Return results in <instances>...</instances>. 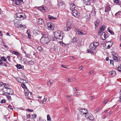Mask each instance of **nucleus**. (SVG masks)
<instances>
[{"label": "nucleus", "mask_w": 121, "mask_h": 121, "mask_svg": "<svg viewBox=\"0 0 121 121\" xmlns=\"http://www.w3.org/2000/svg\"><path fill=\"white\" fill-rule=\"evenodd\" d=\"M14 17L16 20L19 21L25 19L27 16L24 13H17L15 15Z\"/></svg>", "instance_id": "nucleus-1"}, {"label": "nucleus", "mask_w": 121, "mask_h": 121, "mask_svg": "<svg viewBox=\"0 0 121 121\" xmlns=\"http://www.w3.org/2000/svg\"><path fill=\"white\" fill-rule=\"evenodd\" d=\"M63 36L61 35V31L60 30H58L54 32V38L53 40H55L57 39L60 40L62 39Z\"/></svg>", "instance_id": "nucleus-2"}, {"label": "nucleus", "mask_w": 121, "mask_h": 121, "mask_svg": "<svg viewBox=\"0 0 121 121\" xmlns=\"http://www.w3.org/2000/svg\"><path fill=\"white\" fill-rule=\"evenodd\" d=\"M42 35L43 36L41 39V40H43V43L44 44H47L50 41L49 39V38L47 37H43V36L45 35L44 33L43 32H42L41 33Z\"/></svg>", "instance_id": "nucleus-3"}, {"label": "nucleus", "mask_w": 121, "mask_h": 121, "mask_svg": "<svg viewBox=\"0 0 121 121\" xmlns=\"http://www.w3.org/2000/svg\"><path fill=\"white\" fill-rule=\"evenodd\" d=\"M85 113V117L86 118L89 119L91 120H92L94 119V117L91 114L89 113L88 112L87 114L86 112Z\"/></svg>", "instance_id": "nucleus-4"}, {"label": "nucleus", "mask_w": 121, "mask_h": 121, "mask_svg": "<svg viewBox=\"0 0 121 121\" xmlns=\"http://www.w3.org/2000/svg\"><path fill=\"white\" fill-rule=\"evenodd\" d=\"M49 30H53L54 29V24L51 22H48L46 24Z\"/></svg>", "instance_id": "nucleus-5"}, {"label": "nucleus", "mask_w": 121, "mask_h": 121, "mask_svg": "<svg viewBox=\"0 0 121 121\" xmlns=\"http://www.w3.org/2000/svg\"><path fill=\"white\" fill-rule=\"evenodd\" d=\"M105 26L104 25H102L101 27L99 30L98 32V35H99L102 32H103L104 30H105Z\"/></svg>", "instance_id": "nucleus-6"}, {"label": "nucleus", "mask_w": 121, "mask_h": 121, "mask_svg": "<svg viewBox=\"0 0 121 121\" xmlns=\"http://www.w3.org/2000/svg\"><path fill=\"white\" fill-rule=\"evenodd\" d=\"M72 15L74 16L77 17L80 16V13L79 12L76 10H74L72 12Z\"/></svg>", "instance_id": "nucleus-7"}, {"label": "nucleus", "mask_w": 121, "mask_h": 121, "mask_svg": "<svg viewBox=\"0 0 121 121\" xmlns=\"http://www.w3.org/2000/svg\"><path fill=\"white\" fill-rule=\"evenodd\" d=\"M7 92H5L4 91L3 92L5 93H7L9 95H12L13 94V90L11 88H9L7 89Z\"/></svg>", "instance_id": "nucleus-8"}, {"label": "nucleus", "mask_w": 121, "mask_h": 121, "mask_svg": "<svg viewBox=\"0 0 121 121\" xmlns=\"http://www.w3.org/2000/svg\"><path fill=\"white\" fill-rule=\"evenodd\" d=\"M111 10V8L109 4H107L105 8V12H108L109 11Z\"/></svg>", "instance_id": "nucleus-9"}, {"label": "nucleus", "mask_w": 121, "mask_h": 121, "mask_svg": "<svg viewBox=\"0 0 121 121\" xmlns=\"http://www.w3.org/2000/svg\"><path fill=\"white\" fill-rule=\"evenodd\" d=\"M76 31L77 33L79 35H82L85 34L81 30L78 29H76Z\"/></svg>", "instance_id": "nucleus-10"}, {"label": "nucleus", "mask_w": 121, "mask_h": 121, "mask_svg": "<svg viewBox=\"0 0 121 121\" xmlns=\"http://www.w3.org/2000/svg\"><path fill=\"white\" fill-rule=\"evenodd\" d=\"M39 10L42 11L43 13H45L46 12V8L43 6L39 7Z\"/></svg>", "instance_id": "nucleus-11"}, {"label": "nucleus", "mask_w": 121, "mask_h": 121, "mask_svg": "<svg viewBox=\"0 0 121 121\" xmlns=\"http://www.w3.org/2000/svg\"><path fill=\"white\" fill-rule=\"evenodd\" d=\"M23 0H15L13 1L14 4L16 5H18L20 4V2H22Z\"/></svg>", "instance_id": "nucleus-12"}, {"label": "nucleus", "mask_w": 121, "mask_h": 121, "mask_svg": "<svg viewBox=\"0 0 121 121\" xmlns=\"http://www.w3.org/2000/svg\"><path fill=\"white\" fill-rule=\"evenodd\" d=\"M95 45L93 43H91L89 46L91 50L95 49L96 48V47L95 46Z\"/></svg>", "instance_id": "nucleus-13"}, {"label": "nucleus", "mask_w": 121, "mask_h": 121, "mask_svg": "<svg viewBox=\"0 0 121 121\" xmlns=\"http://www.w3.org/2000/svg\"><path fill=\"white\" fill-rule=\"evenodd\" d=\"M14 25L15 26L17 27H18L20 26V27H23V26L21 24H19V22L17 21V22H14Z\"/></svg>", "instance_id": "nucleus-14"}, {"label": "nucleus", "mask_w": 121, "mask_h": 121, "mask_svg": "<svg viewBox=\"0 0 121 121\" xmlns=\"http://www.w3.org/2000/svg\"><path fill=\"white\" fill-rule=\"evenodd\" d=\"M75 6L74 4H71L70 6V9L72 11H73L74 10H76L75 9Z\"/></svg>", "instance_id": "nucleus-15"}, {"label": "nucleus", "mask_w": 121, "mask_h": 121, "mask_svg": "<svg viewBox=\"0 0 121 121\" xmlns=\"http://www.w3.org/2000/svg\"><path fill=\"white\" fill-rule=\"evenodd\" d=\"M80 111L83 114H85V112H86V114L88 112V111L86 109V108L81 109Z\"/></svg>", "instance_id": "nucleus-16"}, {"label": "nucleus", "mask_w": 121, "mask_h": 121, "mask_svg": "<svg viewBox=\"0 0 121 121\" xmlns=\"http://www.w3.org/2000/svg\"><path fill=\"white\" fill-rule=\"evenodd\" d=\"M85 18L87 21H89L91 19L90 14L88 13L85 17Z\"/></svg>", "instance_id": "nucleus-17"}, {"label": "nucleus", "mask_w": 121, "mask_h": 121, "mask_svg": "<svg viewBox=\"0 0 121 121\" xmlns=\"http://www.w3.org/2000/svg\"><path fill=\"white\" fill-rule=\"evenodd\" d=\"M108 37V36L106 35L105 32H103L102 34L101 35V37L102 38H106Z\"/></svg>", "instance_id": "nucleus-18"}, {"label": "nucleus", "mask_w": 121, "mask_h": 121, "mask_svg": "<svg viewBox=\"0 0 121 121\" xmlns=\"http://www.w3.org/2000/svg\"><path fill=\"white\" fill-rule=\"evenodd\" d=\"M38 23L39 24H42L44 23V21L42 19L40 18L39 19Z\"/></svg>", "instance_id": "nucleus-19"}, {"label": "nucleus", "mask_w": 121, "mask_h": 121, "mask_svg": "<svg viewBox=\"0 0 121 121\" xmlns=\"http://www.w3.org/2000/svg\"><path fill=\"white\" fill-rule=\"evenodd\" d=\"M91 1L93 2L94 1V0H89L87 1L85 3L86 5H90L91 4Z\"/></svg>", "instance_id": "nucleus-20"}, {"label": "nucleus", "mask_w": 121, "mask_h": 121, "mask_svg": "<svg viewBox=\"0 0 121 121\" xmlns=\"http://www.w3.org/2000/svg\"><path fill=\"white\" fill-rule=\"evenodd\" d=\"M99 20H97L96 21H95L94 22V24L95 27V28L97 27L98 26L99 23Z\"/></svg>", "instance_id": "nucleus-21"}, {"label": "nucleus", "mask_w": 121, "mask_h": 121, "mask_svg": "<svg viewBox=\"0 0 121 121\" xmlns=\"http://www.w3.org/2000/svg\"><path fill=\"white\" fill-rule=\"evenodd\" d=\"M71 27V26H66L65 28V30L66 31H69Z\"/></svg>", "instance_id": "nucleus-22"}, {"label": "nucleus", "mask_w": 121, "mask_h": 121, "mask_svg": "<svg viewBox=\"0 0 121 121\" xmlns=\"http://www.w3.org/2000/svg\"><path fill=\"white\" fill-rule=\"evenodd\" d=\"M10 52L12 53L13 54L16 55H19V53L17 52L16 51H15L11 50L10 51Z\"/></svg>", "instance_id": "nucleus-23"}, {"label": "nucleus", "mask_w": 121, "mask_h": 121, "mask_svg": "<svg viewBox=\"0 0 121 121\" xmlns=\"http://www.w3.org/2000/svg\"><path fill=\"white\" fill-rule=\"evenodd\" d=\"M109 73L110 74H111L113 76H114L116 74V72L114 71H112L110 72Z\"/></svg>", "instance_id": "nucleus-24"}, {"label": "nucleus", "mask_w": 121, "mask_h": 121, "mask_svg": "<svg viewBox=\"0 0 121 121\" xmlns=\"http://www.w3.org/2000/svg\"><path fill=\"white\" fill-rule=\"evenodd\" d=\"M4 86L5 88L7 89L9 88L10 87L9 86L8 84L6 83H4Z\"/></svg>", "instance_id": "nucleus-25"}, {"label": "nucleus", "mask_w": 121, "mask_h": 121, "mask_svg": "<svg viewBox=\"0 0 121 121\" xmlns=\"http://www.w3.org/2000/svg\"><path fill=\"white\" fill-rule=\"evenodd\" d=\"M107 30L112 35H113L114 34V33L111 30L110 28L109 27L107 28Z\"/></svg>", "instance_id": "nucleus-26"}, {"label": "nucleus", "mask_w": 121, "mask_h": 121, "mask_svg": "<svg viewBox=\"0 0 121 121\" xmlns=\"http://www.w3.org/2000/svg\"><path fill=\"white\" fill-rule=\"evenodd\" d=\"M48 18L50 20L56 19V18L50 15H48Z\"/></svg>", "instance_id": "nucleus-27"}, {"label": "nucleus", "mask_w": 121, "mask_h": 121, "mask_svg": "<svg viewBox=\"0 0 121 121\" xmlns=\"http://www.w3.org/2000/svg\"><path fill=\"white\" fill-rule=\"evenodd\" d=\"M114 2L118 5L121 4V2L119 1V0H115Z\"/></svg>", "instance_id": "nucleus-28"}, {"label": "nucleus", "mask_w": 121, "mask_h": 121, "mask_svg": "<svg viewBox=\"0 0 121 121\" xmlns=\"http://www.w3.org/2000/svg\"><path fill=\"white\" fill-rule=\"evenodd\" d=\"M96 13L95 11V9H93L91 12V14L93 16H95V15Z\"/></svg>", "instance_id": "nucleus-29"}, {"label": "nucleus", "mask_w": 121, "mask_h": 121, "mask_svg": "<svg viewBox=\"0 0 121 121\" xmlns=\"http://www.w3.org/2000/svg\"><path fill=\"white\" fill-rule=\"evenodd\" d=\"M58 47L56 46H54L52 49H53L54 50L56 51H57L58 50Z\"/></svg>", "instance_id": "nucleus-30"}, {"label": "nucleus", "mask_w": 121, "mask_h": 121, "mask_svg": "<svg viewBox=\"0 0 121 121\" xmlns=\"http://www.w3.org/2000/svg\"><path fill=\"white\" fill-rule=\"evenodd\" d=\"M59 43L62 46H66V44L65 43L61 41H59Z\"/></svg>", "instance_id": "nucleus-31"}, {"label": "nucleus", "mask_w": 121, "mask_h": 121, "mask_svg": "<svg viewBox=\"0 0 121 121\" xmlns=\"http://www.w3.org/2000/svg\"><path fill=\"white\" fill-rule=\"evenodd\" d=\"M6 96L7 97V98L9 101H11L12 100L11 97L9 95H6Z\"/></svg>", "instance_id": "nucleus-32"}, {"label": "nucleus", "mask_w": 121, "mask_h": 121, "mask_svg": "<svg viewBox=\"0 0 121 121\" xmlns=\"http://www.w3.org/2000/svg\"><path fill=\"white\" fill-rule=\"evenodd\" d=\"M16 67L17 69H22V66L20 64H17L16 65Z\"/></svg>", "instance_id": "nucleus-33"}, {"label": "nucleus", "mask_w": 121, "mask_h": 121, "mask_svg": "<svg viewBox=\"0 0 121 121\" xmlns=\"http://www.w3.org/2000/svg\"><path fill=\"white\" fill-rule=\"evenodd\" d=\"M72 23L70 21H68L67 22L66 25L68 26H71V25Z\"/></svg>", "instance_id": "nucleus-34"}, {"label": "nucleus", "mask_w": 121, "mask_h": 121, "mask_svg": "<svg viewBox=\"0 0 121 121\" xmlns=\"http://www.w3.org/2000/svg\"><path fill=\"white\" fill-rule=\"evenodd\" d=\"M47 120L48 121H51V119L50 115H48L47 116Z\"/></svg>", "instance_id": "nucleus-35"}, {"label": "nucleus", "mask_w": 121, "mask_h": 121, "mask_svg": "<svg viewBox=\"0 0 121 121\" xmlns=\"http://www.w3.org/2000/svg\"><path fill=\"white\" fill-rule=\"evenodd\" d=\"M76 38H74L73 39H72L71 40L72 43H75L76 41Z\"/></svg>", "instance_id": "nucleus-36"}, {"label": "nucleus", "mask_w": 121, "mask_h": 121, "mask_svg": "<svg viewBox=\"0 0 121 121\" xmlns=\"http://www.w3.org/2000/svg\"><path fill=\"white\" fill-rule=\"evenodd\" d=\"M38 50L40 52L42 51L43 50V48H42L41 46L39 47L38 48Z\"/></svg>", "instance_id": "nucleus-37"}, {"label": "nucleus", "mask_w": 121, "mask_h": 121, "mask_svg": "<svg viewBox=\"0 0 121 121\" xmlns=\"http://www.w3.org/2000/svg\"><path fill=\"white\" fill-rule=\"evenodd\" d=\"M26 81L24 79H22L21 81H20V82L21 83H26Z\"/></svg>", "instance_id": "nucleus-38"}, {"label": "nucleus", "mask_w": 121, "mask_h": 121, "mask_svg": "<svg viewBox=\"0 0 121 121\" xmlns=\"http://www.w3.org/2000/svg\"><path fill=\"white\" fill-rule=\"evenodd\" d=\"M113 60L114 61H115V62H116L117 60H118L117 57L116 56H113Z\"/></svg>", "instance_id": "nucleus-39"}, {"label": "nucleus", "mask_w": 121, "mask_h": 121, "mask_svg": "<svg viewBox=\"0 0 121 121\" xmlns=\"http://www.w3.org/2000/svg\"><path fill=\"white\" fill-rule=\"evenodd\" d=\"M52 82V80H50L48 82V86H50Z\"/></svg>", "instance_id": "nucleus-40"}, {"label": "nucleus", "mask_w": 121, "mask_h": 121, "mask_svg": "<svg viewBox=\"0 0 121 121\" xmlns=\"http://www.w3.org/2000/svg\"><path fill=\"white\" fill-rule=\"evenodd\" d=\"M1 59L2 60L4 61H6V60L4 58V56H2L1 57Z\"/></svg>", "instance_id": "nucleus-41"}, {"label": "nucleus", "mask_w": 121, "mask_h": 121, "mask_svg": "<svg viewBox=\"0 0 121 121\" xmlns=\"http://www.w3.org/2000/svg\"><path fill=\"white\" fill-rule=\"evenodd\" d=\"M11 57L10 56H8L6 57V59H7L9 61H11Z\"/></svg>", "instance_id": "nucleus-42"}, {"label": "nucleus", "mask_w": 121, "mask_h": 121, "mask_svg": "<svg viewBox=\"0 0 121 121\" xmlns=\"http://www.w3.org/2000/svg\"><path fill=\"white\" fill-rule=\"evenodd\" d=\"M23 88H25L27 89L26 87V85L24 84H21Z\"/></svg>", "instance_id": "nucleus-43"}, {"label": "nucleus", "mask_w": 121, "mask_h": 121, "mask_svg": "<svg viewBox=\"0 0 121 121\" xmlns=\"http://www.w3.org/2000/svg\"><path fill=\"white\" fill-rule=\"evenodd\" d=\"M112 54V55L113 56H117V53H116L114 51H112L111 52Z\"/></svg>", "instance_id": "nucleus-44"}, {"label": "nucleus", "mask_w": 121, "mask_h": 121, "mask_svg": "<svg viewBox=\"0 0 121 121\" xmlns=\"http://www.w3.org/2000/svg\"><path fill=\"white\" fill-rule=\"evenodd\" d=\"M29 64L31 65H33L34 64V62L32 61H30L28 62Z\"/></svg>", "instance_id": "nucleus-45"}, {"label": "nucleus", "mask_w": 121, "mask_h": 121, "mask_svg": "<svg viewBox=\"0 0 121 121\" xmlns=\"http://www.w3.org/2000/svg\"><path fill=\"white\" fill-rule=\"evenodd\" d=\"M32 116L33 117V119H34L36 118L37 115L35 113L34 114L32 115Z\"/></svg>", "instance_id": "nucleus-46"}, {"label": "nucleus", "mask_w": 121, "mask_h": 121, "mask_svg": "<svg viewBox=\"0 0 121 121\" xmlns=\"http://www.w3.org/2000/svg\"><path fill=\"white\" fill-rule=\"evenodd\" d=\"M121 11H119L117 13L115 14V15L116 16H117L118 15H119L121 13Z\"/></svg>", "instance_id": "nucleus-47"}, {"label": "nucleus", "mask_w": 121, "mask_h": 121, "mask_svg": "<svg viewBox=\"0 0 121 121\" xmlns=\"http://www.w3.org/2000/svg\"><path fill=\"white\" fill-rule=\"evenodd\" d=\"M6 101L4 99H3L0 101V103L1 104L4 103Z\"/></svg>", "instance_id": "nucleus-48"}, {"label": "nucleus", "mask_w": 121, "mask_h": 121, "mask_svg": "<svg viewBox=\"0 0 121 121\" xmlns=\"http://www.w3.org/2000/svg\"><path fill=\"white\" fill-rule=\"evenodd\" d=\"M87 52H88L89 53H93V52L91 50L88 49L86 50Z\"/></svg>", "instance_id": "nucleus-49"}, {"label": "nucleus", "mask_w": 121, "mask_h": 121, "mask_svg": "<svg viewBox=\"0 0 121 121\" xmlns=\"http://www.w3.org/2000/svg\"><path fill=\"white\" fill-rule=\"evenodd\" d=\"M108 101V100L107 99L105 100L104 101V102H103V104H105V105L107 103V102Z\"/></svg>", "instance_id": "nucleus-50"}, {"label": "nucleus", "mask_w": 121, "mask_h": 121, "mask_svg": "<svg viewBox=\"0 0 121 121\" xmlns=\"http://www.w3.org/2000/svg\"><path fill=\"white\" fill-rule=\"evenodd\" d=\"M47 100V98H44V99L43 100L41 101V102H43V104L44 102H45Z\"/></svg>", "instance_id": "nucleus-51"}, {"label": "nucleus", "mask_w": 121, "mask_h": 121, "mask_svg": "<svg viewBox=\"0 0 121 121\" xmlns=\"http://www.w3.org/2000/svg\"><path fill=\"white\" fill-rule=\"evenodd\" d=\"M110 64H111L112 65H113V60H110Z\"/></svg>", "instance_id": "nucleus-52"}, {"label": "nucleus", "mask_w": 121, "mask_h": 121, "mask_svg": "<svg viewBox=\"0 0 121 121\" xmlns=\"http://www.w3.org/2000/svg\"><path fill=\"white\" fill-rule=\"evenodd\" d=\"M37 30H34L33 31V33L34 34H37Z\"/></svg>", "instance_id": "nucleus-53"}, {"label": "nucleus", "mask_w": 121, "mask_h": 121, "mask_svg": "<svg viewBox=\"0 0 121 121\" xmlns=\"http://www.w3.org/2000/svg\"><path fill=\"white\" fill-rule=\"evenodd\" d=\"M93 43L95 44V46H96V47L99 44L98 42H94Z\"/></svg>", "instance_id": "nucleus-54"}, {"label": "nucleus", "mask_w": 121, "mask_h": 121, "mask_svg": "<svg viewBox=\"0 0 121 121\" xmlns=\"http://www.w3.org/2000/svg\"><path fill=\"white\" fill-rule=\"evenodd\" d=\"M26 110L27 111L29 112H32L33 111V109H26Z\"/></svg>", "instance_id": "nucleus-55"}, {"label": "nucleus", "mask_w": 121, "mask_h": 121, "mask_svg": "<svg viewBox=\"0 0 121 121\" xmlns=\"http://www.w3.org/2000/svg\"><path fill=\"white\" fill-rule=\"evenodd\" d=\"M12 106L10 105H9L8 106V108L10 109L11 110H13V108H11Z\"/></svg>", "instance_id": "nucleus-56"}, {"label": "nucleus", "mask_w": 121, "mask_h": 121, "mask_svg": "<svg viewBox=\"0 0 121 121\" xmlns=\"http://www.w3.org/2000/svg\"><path fill=\"white\" fill-rule=\"evenodd\" d=\"M22 78H20V77H18L17 79V81L19 82H20V81H21V79H22Z\"/></svg>", "instance_id": "nucleus-57"}, {"label": "nucleus", "mask_w": 121, "mask_h": 121, "mask_svg": "<svg viewBox=\"0 0 121 121\" xmlns=\"http://www.w3.org/2000/svg\"><path fill=\"white\" fill-rule=\"evenodd\" d=\"M110 42V44H109V45L110 46H112V45H113V43L112 42V41H109L108 42Z\"/></svg>", "instance_id": "nucleus-58"}, {"label": "nucleus", "mask_w": 121, "mask_h": 121, "mask_svg": "<svg viewBox=\"0 0 121 121\" xmlns=\"http://www.w3.org/2000/svg\"><path fill=\"white\" fill-rule=\"evenodd\" d=\"M61 66L62 67L64 68H67V66L64 65H62Z\"/></svg>", "instance_id": "nucleus-59"}, {"label": "nucleus", "mask_w": 121, "mask_h": 121, "mask_svg": "<svg viewBox=\"0 0 121 121\" xmlns=\"http://www.w3.org/2000/svg\"><path fill=\"white\" fill-rule=\"evenodd\" d=\"M26 55L27 57L28 58H30V55L29 54H26Z\"/></svg>", "instance_id": "nucleus-60"}, {"label": "nucleus", "mask_w": 121, "mask_h": 121, "mask_svg": "<svg viewBox=\"0 0 121 121\" xmlns=\"http://www.w3.org/2000/svg\"><path fill=\"white\" fill-rule=\"evenodd\" d=\"M28 38L30 39L31 38V35L29 33H28Z\"/></svg>", "instance_id": "nucleus-61"}, {"label": "nucleus", "mask_w": 121, "mask_h": 121, "mask_svg": "<svg viewBox=\"0 0 121 121\" xmlns=\"http://www.w3.org/2000/svg\"><path fill=\"white\" fill-rule=\"evenodd\" d=\"M68 82H71L73 81V80L71 79L68 78Z\"/></svg>", "instance_id": "nucleus-62"}, {"label": "nucleus", "mask_w": 121, "mask_h": 121, "mask_svg": "<svg viewBox=\"0 0 121 121\" xmlns=\"http://www.w3.org/2000/svg\"><path fill=\"white\" fill-rule=\"evenodd\" d=\"M4 84V83L2 82H0V87L1 86L3 85Z\"/></svg>", "instance_id": "nucleus-63"}, {"label": "nucleus", "mask_w": 121, "mask_h": 121, "mask_svg": "<svg viewBox=\"0 0 121 121\" xmlns=\"http://www.w3.org/2000/svg\"><path fill=\"white\" fill-rule=\"evenodd\" d=\"M120 99L119 100V101H121V90L120 91Z\"/></svg>", "instance_id": "nucleus-64"}]
</instances>
